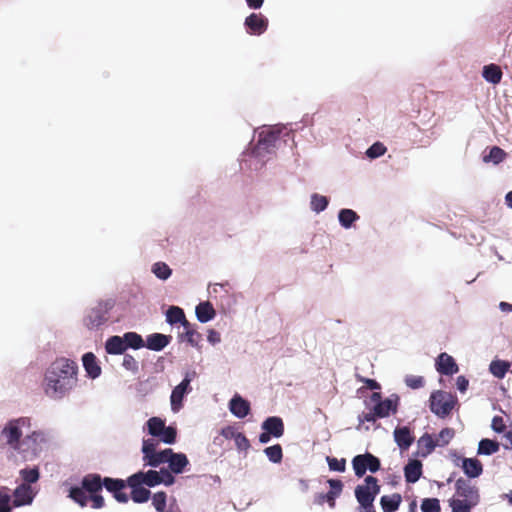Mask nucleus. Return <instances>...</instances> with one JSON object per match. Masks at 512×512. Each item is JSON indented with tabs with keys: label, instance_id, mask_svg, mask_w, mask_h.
Here are the masks:
<instances>
[{
	"label": "nucleus",
	"instance_id": "2",
	"mask_svg": "<svg viewBox=\"0 0 512 512\" xmlns=\"http://www.w3.org/2000/svg\"><path fill=\"white\" fill-rule=\"evenodd\" d=\"M78 365L65 357L56 358L46 369L43 388L47 396L61 399L77 385Z\"/></svg>",
	"mask_w": 512,
	"mask_h": 512
},
{
	"label": "nucleus",
	"instance_id": "6",
	"mask_svg": "<svg viewBox=\"0 0 512 512\" xmlns=\"http://www.w3.org/2000/svg\"><path fill=\"white\" fill-rule=\"evenodd\" d=\"M456 398L445 391H436L430 397V409L438 417L445 418L453 410Z\"/></svg>",
	"mask_w": 512,
	"mask_h": 512
},
{
	"label": "nucleus",
	"instance_id": "62",
	"mask_svg": "<svg viewBox=\"0 0 512 512\" xmlns=\"http://www.w3.org/2000/svg\"><path fill=\"white\" fill-rule=\"evenodd\" d=\"M382 401V395L380 392H373L369 398V401L366 402V405L373 404L376 405V403H380Z\"/></svg>",
	"mask_w": 512,
	"mask_h": 512
},
{
	"label": "nucleus",
	"instance_id": "64",
	"mask_svg": "<svg viewBox=\"0 0 512 512\" xmlns=\"http://www.w3.org/2000/svg\"><path fill=\"white\" fill-rule=\"evenodd\" d=\"M246 3L251 9H259L262 7L264 0H246Z\"/></svg>",
	"mask_w": 512,
	"mask_h": 512
},
{
	"label": "nucleus",
	"instance_id": "60",
	"mask_svg": "<svg viewBox=\"0 0 512 512\" xmlns=\"http://www.w3.org/2000/svg\"><path fill=\"white\" fill-rule=\"evenodd\" d=\"M457 389L464 393L468 389L469 381L465 376H458L456 381Z\"/></svg>",
	"mask_w": 512,
	"mask_h": 512
},
{
	"label": "nucleus",
	"instance_id": "11",
	"mask_svg": "<svg viewBox=\"0 0 512 512\" xmlns=\"http://www.w3.org/2000/svg\"><path fill=\"white\" fill-rule=\"evenodd\" d=\"M102 483L103 487L113 494V497L117 502H128L129 496L123 492V489L127 486V480L105 477L103 478Z\"/></svg>",
	"mask_w": 512,
	"mask_h": 512
},
{
	"label": "nucleus",
	"instance_id": "36",
	"mask_svg": "<svg viewBox=\"0 0 512 512\" xmlns=\"http://www.w3.org/2000/svg\"><path fill=\"white\" fill-rule=\"evenodd\" d=\"M500 445L497 441L490 439H482L479 442L478 454L492 455L499 451Z\"/></svg>",
	"mask_w": 512,
	"mask_h": 512
},
{
	"label": "nucleus",
	"instance_id": "20",
	"mask_svg": "<svg viewBox=\"0 0 512 512\" xmlns=\"http://www.w3.org/2000/svg\"><path fill=\"white\" fill-rule=\"evenodd\" d=\"M168 459V467L170 471L175 474L182 473L189 464V460L185 454L175 453L172 449Z\"/></svg>",
	"mask_w": 512,
	"mask_h": 512
},
{
	"label": "nucleus",
	"instance_id": "8",
	"mask_svg": "<svg viewBox=\"0 0 512 512\" xmlns=\"http://www.w3.org/2000/svg\"><path fill=\"white\" fill-rule=\"evenodd\" d=\"M352 466L357 477L365 475L369 470L372 473L380 469V460L371 453L359 454L352 459Z\"/></svg>",
	"mask_w": 512,
	"mask_h": 512
},
{
	"label": "nucleus",
	"instance_id": "13",
	"mask_svg": "<svg viewBox=\"0 0 512 512\" xmlns=\"http://www.w3.org/2000/svg\"><path fill=\"white\" fill-rule=\"evenodd\" d=\"M190 382L191 378L187 374L182 382L172 390L170 401L174 412L180 410L184 396L191 391Z\"/></svg>",
	"mask_w": 512,
	"mask_h": 512
},
{
	"label": "nucleus",
	"instance_id": "44",
	"mask_svg": "<svg viewBox=\"0 0 512 512\" xmlns=\"http://www.w3.org/2000/svg\"><path fill=\"white\" fill-rule=\"evenodd\" d=\"M152 272L161 280L168 279L172 274L171 268L164 262H156L152 266Z\"/></svg>",
	"mask_w": 512,
	"mask_h": 512
},
{
	"label": "nucleus",
	"instance_id": "10",
	"mask_svg": "<svg viewBox=\"0 0 512 512\" xmlns=\"http://www.w3.org/2000/svg\"><path fill=\"white\" fill-rule=\"evenodd\" d=\"M279 136L280 132L273 129L261 132L255 146V153L258 156H262L264 152H274L276 148V142L279 140Z\"/></svg>",
	"mask_w": 512,
	"mask_h": 512
},
{
	"label": "nucleus",
	"instance_id": "1",
	"mask_svg": "<svg viewBox=\"0 0 512 512\" xmlns=\"http://www.w3.org/2000/svg\"><path fill=\"white\" fill-rule=\"evenodd\" d=\"M0 442L22 461L36 459L46 442L43 431L32 429L31 418L19 417L5 423L0 431Z\"/></svg>",
	"mask_w": 512,
	"mask_h": 512
},
{
	"label": "nucleus",
	"instance_id": "49",
	"mask_svg": "<svg viewBox=\"0 0 512 512\" xmlns=\"http://www.w3.org/2000/svg\"><path fill=\"white\" fill-rule=\"evenodd\" d=\"M422 512H441L440 502L437 498H425L421 503Z\"/></svg>",
	"mask_w": 512,
	"mask_h": 512
},
{
	"label": "nucleus",
	"instance_id": "9",
	"mask_svg": "<svg viewBox=\"0 0 512 512\" xmlns=\"http://www.w3.org/2000/svg\"><path fill=\"white\" fill-rule=\"evenodd\" d=\"M455 494L457 498L464 499L470 504H478L480 501L478 488L467 479L459 478L456 481Z\"/></svg>",
	"mask_w": 512,
	"mask_h": 512
},
{
	"label": "nucleus",
	"instance_id": "56",
	"mask_svg": "<svg viewBox=\"0 0 512 512\" xmlns=\"http://www.w3.org/2000/svg\"><path fill=\"white\" fill-rule=\"evenodd\" d=\"M160 479H162L161 484L166 486H170L175 482V477L172 475L173 472L170 469L162 468L160 471Z\"/></svg>",
	"mask_w": 512,
	"mask_h": 512
},
{
	"label": "nucleus",
	"instance_id": "42",
	"mask_svg": "<svg viewBox=\"0 0 512 512\" xmlns=\"http://www.w3.org/2000/svg\"><path fill=\"white\" fill-rule=\"evenodd\" d=\"M265 455L273 463H280L283 458V451L280 444H275L264 449Z\"/></svg>",
	"mask_w": 512,
	"mask_h": 512
},
{
	"label": "nucleus",
	"instance_id": "14",
	"mask_svg": "<svg viewBox=\"0 0 512 512\" xmlns=\"http://www.w3.org/2000/svg\"><path fill=\"white\" fill-rule=\"evenodd\" d=\"M13 496V505L19 507L31 504L35 494L30 485L22 483L14 490Z\"/></svg>",
	"mask_w": 512,
	"mask_h": 512
},
{
	"label": "nucleus",
	"instance_id": "51",
	"mask_svg": "<svg viewBox=\"0 0 512 512\" xmlns=\"http://www.w3.org/2000/svg\"><path fill=\"white\" fill-rule=\"evenodd\" d=\"M386 150V147L382 143L376 142L368 148L366 155L374 159L384 155Z\"/></svg>",
	"mask_w": 512,
	"mask_h": 512
},
{
	"label": "nucleus",
	"instance_id": "46",
	"mask_svg": "<svg viewBox=\"0 0 512 512\" xmlns=\"http://www.w3.org/2000/svg\"><path fill=\"white\" fill-rule=\"evenodd\" d=\"M152 505L157 512H164L167 507V494L164 491H158L152 496Z\"/></svg>",
	"mask_w": 512,
	"mask_h": 512
},
{
	"label": "nucleus",
	"instance_id": "59",
	"mask_svg": "<svg viewBox=\"0 0 512 512\" xmlns=\"http://www.w3.org/2000/svg\"><path fill=\"white\" fill-rule=\"evenodd\" d=\"M240 432H238L233 426H227L222 428L221 435L226 439H236L237 435H239Z\"/></svg>",
	"mask_w": 512,
	"mask_h": 512
},
{
	"label": "nucleus",
	"instance_id": "23",
	"mask_svg": "<svg viewBox=\"0 0 512 512\" xmlns=\"http://www.w3.org/2000/svg\"><path fill=\"white\" fill-rule=\"evenodd\" d=\"M464 473L471 478L480 476L483 472L482 463L476 458H464L462 461Z\"/></svg>",
	"mask_w": 512,
	"mask_h": 512
},
{
	"label": "nucleus",
	"instance_id": "30",
	"mask_svg": "<svg viewBox=\"0 0 512 512\" xmlns=\"http://www.w3.org/2000/svg\"><path fill=\"white\" fill-rule=\"evenodd\" d=\"M402 502V497L398 493H394L390 496H382L380 503L384 512H395L398 510Z\"/></svg>",
	"mask_w": 512,
	"mask_h": 512
},
{
	"label": "nucleus",
	"instance_id": "7",
	"mask_svg": "<svg viewBox=\"0 0 512 512\" xmlns=\"http://www.w3.org/2000/svg\"><path fill=\"white\" fill-rule=\"evenodd\" d=\"M111 308L112 305L107 301L98 302L85 317L86 327L90 330L98 329L108 320V313Z\"/></svg>",
	"mask_w": 512,
	"mask_h": 512
},
{
	"label": "nucleus",
	"instance_id": "24",
	"mask_svg": "<svg viewBox=\"0 0 512 512\" xmlns=\"http://www.w3.org/2000/svg\"><path fill=\"white\" fill-rule=\"evenodd\" d=\"M83 366L87 374L95 379L101 374V368L97 363L96 356L92 352H88L82 357Z\"/></svg>",
	"mask_w": 512,
	"mask_h": 512
},
{
	"label": "nucleus",
	"instance_id": "41",
	"mask_svg": "<svg viewBox=\"0 0 512 512\" xmlns=\"http://www.w3.org/2000/svg\"><path fill=\"white\" fill-rule=\"evenodd\" d=\"M418 446L423 451V455L431 453L437 447L434 437L429 434H424L420 437Z\"/></svg>",
	"mask_w": 512,
	"mask_h": 512
},
{
	"label": "nucleus",
	"instance_id": "58",
	"mask_svg": "<svg viewBox=\"0 0 512 512\" xmlns=\"http://www.w3.org/2000/svg\"><path fill=\"white\" fill-rule=\"evenodd\" d=\"M491 427L492 429L495 431V432H498V433H501L504 431V429L506 428V425L504 423V420L502 417L500 416H495L493 419H492V424H491Z\"/></svg>",
	"mask_w": 512,
	"mask_h": 512
},
{
	"label": "nucleus",
	"instance_id": "17",
	"mask_svg": "<svg viewBox=\"0 0 512 512\" xmlns=\"http://www.w3.org/2000/svg\"><path fill=\"white\" fill-rule=\"evenodd\" d=\"M436 369L440 374L453 375L458 372V366L452 356L441 353L436 361Z\"/></svg>",
	"mask_w": 512,
	"mask_h": 512
},
{
	"label": "nucleus",
	"instance_id": "12",
	"mask_svg": "<svg viewBox=\"0 0 512 512\" xmlns=\"http://www.w3.org/2000/svg\"><path fill=\"white\" fill-rule=\"evenodd\" d=\"M268 23V19L261 13H251L244 21L247 33L258 36L266 32Z\"/></svg>",
	"mask_w": 512,
	"mask_h": 512
},
{
	"label": "nucleus",
	"instance_id": "5",
	"mask_svg": "<svg viewBox=\"0 0 512 512\" xmlns=\"http://www.w3.org/2000/svg\"><path fill=\"white\" fill-rule=\"evenodd\" d=\"M397 401L391 398H387L382 400L380 403H376L368 412H362L359 416V422H375L378 418H385L390 415V413H395L397 411Z\"/></svg>",
	"mask_w": 512,
	"mask_h": 512
},
{
	"label": "nucleus",
	"instance_id": "50",
	"mask_svg": "<svg viewBox=\"0 0 512 512\" xmlns=\"http://www.w3.org/2000/svg\"><path fill=\"white\" fill-rule=\"evenodd\" d=\"M177 431L172 426H166L161 435H159V438L161 441H163L166 444H173L176 441Z\"/></svg>",
	"mask_w": 512,
	"mask_h": 512
},
{
	"label": "nucleus",
	"instance_id": "18",
	"mask_svg": "<svg viewBox=\"0 0 512 512\" xmlns=\"http://www.w3.org/2000/svg\"><path fill=\"white\" fill-rule=\"evenodd\" d=\"M229 409L234 416L244 418L250 412V403L240 395H235L229 402Z\"/></svg>",
	"mask_w": 512,
	"mask_h": 512
},
{
	"label": "nucleus",
	"instance_id": "33",
	"mask_svg": "<svg viewBox=\"0 0 512 512\" xmlns=\"http://www.w3.org/2000/svg\"><path fill=\"white\" fill-rule=\"evenodd\" d=\"M331 490L324 496L329 506L333 508L335 506V498L338 497L343 489V483L338 479L328 480Z\"/></svg>",
	"mask_w": 512,
	"mask_h": 512
},
{
	"label": "nucleus",
	"instance_id": "4",
	"mask_svg": "<svg viewBox=\"0 0 512 512\" xmlns=\"http://www.w3.org/2000/svg\"><path fill=\"white\" fill-rule=\"evenodd\" d=\"M365 485H358L355 488V497L362 508L371 507L375 497L380 492L378 480L374 476H367L364 479Z\"/></svg>",
	"mask_w": 512,
	"mask_h": 512
},
{
	"label": "nucleus",
	"instance_id": "16",
	"mask_svg": "<svg viewBox=\"0 0 512 512\" xmlns=\"http://www.w3.org/2000/svg\"><path fill=\"white\" fill-rule=\"evenodd\" d=\"M133 476L127 478V486L131 488V499L135 503H145L151 497L149 489L143 487V484H135L133 482Z\"/></svg>",
	"mask_w": 512,
	"mask_h": 512
},
{
	"label": "nucleus",
	"instance_id": "48",
	"mask_svg": "<svg viewBox=\"0 0 512 512\" xmlns=\"http://www.w3.org/2000/svg\"><path fill=\"white\" fill-rule=\"evenodd\" d=\"M9 488L1 487L0 488V512H10L11 511V496L9 493Z\"/></svg>",
	"mask_w": 512,
	"mask_h": 512
},
{
	"label": "nucleus",
	"instance_id": "57",
	"mask_svg": "<svg viewBox=\"0 0 512 512\" xmlns=\"http://www.w3.org/2000/svg\"><path fill=\"white\" fill-rule=\"evenodd\" d=\"M235 445L238 450L242 451H246L250 448V442L243 433L237 435V438L235 439Z\"/></svg>",
	"mask_w": 512,
	"mask_h": 512
},
{
	"label": "nucleus",
	"instance_id": "29",
	"mask_svg": "<svg viewBox=\"0 0 512 512\" xmlns=\"http://www.w3.org/2000/svg\"><path fill=\"white\" fill-rule=\"evenodd\" d=\"M169 454H171V448H166L159 452L155 451L144 460L145 464L151 467H158L161 464L168 463Z\"/></svg>",
	"mask_w": 512,
	"mask_h": 512
},
{
	"label": "nucleus",
	"instance_id": "35",
	"mask_svg": "<svg viewBox=\"0 0 512 512\" xmlns=\"http://www.w3.org/2000/svg\"><path fill=\"white\" fill-rule=\"evenodd\" d=\"M510 368V363L503 360L491 362L489 370L498 379H502Z\"/></svg>",
	"mask_w": 512,
	"mask_h": 512
},
{
	"label": "nucleus",
	"instance_id": "34",
	"mask_svg": "<svg viewBox=\"0 0 512 512\" xmlns=\"http://www.w3.org/2000/svg\"><path fill=\"white\" fill-rule=\"evenodd\" d=\"M126 350L128 348L140 349L145 346V342L140 334L136 332H127L123 335Z\"/></svg>",
	"mask_w": 512,
	"mask_h": 512
},
{
	"label": "nucleus",
	"instance_id": "54",
	"mask_svg": "<svg viewBox=\"0 0 512 512\" xmlns=\"http://www.w3.org/2000/svg\"><path fill=\"white\" fill-rule=\"evenodd\" d=\"M405 383L412 389H418L424 385V378L422 376L409 375L405 378Z\"/></svg>",
	"mask_w": 512,
	"mask_h": 512
},
{
	"label": "nucleus",
	"instance_id": "21",
	"mask_svg": "<svg viewBox=\"0 0 512 512\" xmlns=\"http://www.w3.org/2000/svg\"><path fill=\"white\" fill-rule=\"evenodd\" d=\"M171 340V336L161 333H153L147 336L145 346L152 351L163 350Z\"/></svg>",
	"mask_w": 512,
	"mask_h": 512
},
{
	"label": "nucleus",
	"instance_id": "53",
	"mask_svg": "<svg viewBox=\"0 0 512 512\" xmlns=\"http://www.w3.org/2000/svg\"><path fill=\"white\" fill-rule=\"evenodd\" d=\"M329 469L332 471L344 472L346 468L345 459H337L334 457H327Z\"/></svg>",
	"mask_w": 512,
	"mask_h": 512
},
{
	"label": "nucleus",
	"instance_id": "26",
	"mask_svg": "<svg viewBox=\"0 0 512 512\" xmlns=\"http://www.w3.org/2000/svg\"><path fill=\"white\" fill-rule=\"evenodd\" d=\"M166 321L171 325L181 323L183 327L189 326V321L186 319L183 309L178 306H171L167 310Z\"/></svg>",
	"mask_w": 512,
	"mask_h": 512
},
{
	"label": "nucleus",
	"instance_id": "55",
	"mask_svg": "<svg viewBox=\"0 0 512 512\" xmlns=\"http://www.w3.org/2000/svg\"><path fill=\"white\" fill-rule=\"evenodd\" d=\"M156 451V443L152 439H144L142 445L143 460Z\"/></svg>",
	"mask_w": 512,
	"mask_h": 512
},
{
	"label": "nucleus",
	"instance_id": "45",
	"mask_svg": "<svg viewBox=\"0 0 512 512\" xmlns=\"http://www.w3.org/2000/svg\"><path fill=\"white\" fill-rule=\"evenodd\" d=\"M328 198L326 196L314 193L311 196V209L317 213L324 211L328 206Z\"/></svg>",
	"mask_w": 512,
	"mask_h": 512
},
{
	"label": "nucleus",
	"instance_id": "32",
	"mask_svg": "<svg viewBox=\"0 0 512 512\" xmlns=\"http://www.w3.org/2000/svg\"><path fill=\"white\" fill-rule=\"evenodd\" d=\"M507 157V153L498 146H493L488 154L483 155L484 163H493L494 165H498L503 162Z\"/></svg>",
	"mask_w": 512,
	"mask_h": 512
},
{
	"label": "nucleus",
	"instance_id": "61",
	"mask_svg": "<svg viewBox=\"0 0 512 512\" xmlns=\"http://www.w3.org/2000/svg\"><path fill=\"white\" fill-rule=\"evenodd\" d=\"M207 340H208L212 345H215V344L219 343V342L221 341V337H220L219 332H217L216 330L210 329V330L208 331Z\"/></svg>",
	"mask_w": 512,
	"mask_h": 512
},
{
	"label": "nucleus",
	"instance_id": "28",
	"mask_svg": "<svg viewBox=\"0 0 512 512\" xmlns=\"http://www.w3.org/2000/svg\"><path fill=\"white\" fill-rule=\"evenodd\" d=\"M482 76L487 82L498 84L502 79L503 73L498 65L489 64L484 66Z\"/></svg>",
	"mask_w": 512,
	"mask_h": 512
},
{
	"label": "nucleus",
	"instance_id": "39",
	"mask_svg": "<svg viewBox=\"0 0 512 512\" xmlns=\"http://www.w3.org/2000/svg\"><path fill=\"white\" fill-rule=\"evenodd\" d=\"M181 338H184L192 346H198L202 336L189 322V326L184 327V333L181 335Z\"/></svg>",
	"mask_w": 512,
	"mask_h": 512
},
{
	"label": "nucleus",
	"instance_id": "25",
	"mask_svg": "<svg viewBox=\"0 0 512 512\" xmlns=\"http://www.w3.org/2000/svg\"><path fill=\"white\" fill-rule=\"evenodd\" d=\"M195 312H196L197 319L201 323H206V322L212 320L216 315L215 309L209 301L199 303L196 306Z\"/></svg>",
	"mask_w": 512,
	"mask_h": 512
},
{
	"label": "nucleus",
	"instance_id": "43",
	"mask_svg": "<svg viewBox=\"0 0 512 512\" xmlns=\"http://www.w3.org/2000/svg\"><path fill=\"white\" fill-rule=\"evenodd\" d=\"M455 435L454 429L452 428H444L442 429L438 435L434 438L436 445L439 447H444L449 444V442L453 439Z\"/></svg>",
	"mask_w": 512,
	"mask_h": 512
},
{
	"label": "nucleus",
	"instance_id": "22",
	"mask_svg": "<svg viewBox=\"0 0 512 512\" xmlns=\"http://www.w3.org/2000/svg\"><path fill=\"white\" fill-rule=\"evenodd\" d=\"M422 475V463L421 461L414 459L410 460L404 467V476L406 482L415 483Z\"/></svg>",
	"mask_w": 512,
	"mask_h": 512
},
{
	"label": "nucleus",
	"instance_id": "47",
	"mask_svg": "<svg viewBox=\"0 0 512 512\" xmlns=\"http://www.w3.org/2000/svg\"><path fill=\"white\" fill-rule=\"evenodd\" d=\"M20 476L23 479L24 483L28 485L36 483L40 477L39 469L37 467L31 469H22L20 470Z\"/></svg>",
	"mask_w": 512,
	"mask_h": 512
},
{
	"label": "nucleus",
	"instance_id": "40",
	"mask_svg": "<svg viewBox=\"0 0 512 512\" xmlns=\"http://www.w3.org/2000/svg\"><path fill=\"white\" fill-rule=\"evenodd\" d=\"M477 504H470L468 501L459 498H451L449 500V506L452 512H471L472 508Z\"/></svg>",
	"mask_w": 512,
	"mask_h": 512
},
{
	"label": "nucleus",
	"instance_id": "3",
	"mask_svg": "<svg viewBox=\"0 0 512 512\" xmlns=\"http://www.w3.org/2000/svg\"><path fill=\"white\" fill-rule=\"evenodd\" d=\"M103 478L97 473H90L82 478L81 486L71 487L69 497L78 503L81 507H85L88 501H91L93 509L104 507V498L99 494L103 488Z\"/></svg>",
	"mask_w": 512,
	"mask_h": 512
},
{
	"label": "nucleus",
	"instance_id": "38",
	"mask_svg": "<svg viewBox=\"0 0 512 512\" xmlns=\"http://www.w3.org/2000/svg\"><path fill=\"white\" fill-rule=\"evenodd\" d=\"M147 427H148V432L150 435H152L154 437H159V435H161L163 429L166 426H165V421L162 420L161 418L151 417L147 421Z\"/></svg>",
	"mask_w": 512,
	"mask_h": 512
},
{
	"label": "nucleus",
	"instance_id": "31",
	"mask_svg": "<svg viewBox=\"0 0 512 512\" xmlns=\"http://www.w3.org/2000/svg\"><path fill=\"white\" fill-rule=\"evenodd\" d=\"M394 438L401 449H407L413 442L410 430L407 427L397 428L394 431Z\"/></svg>",
	"mask_w": 512,
	"mask_h": 512
},
{
	"label": "nucleus",
	"instance_id": "27",
	"mask_svg": "<svg viewBox=\"0 0 512 512\" xmlns=\"http://www.w3.org/2000/svg\"><path fill=\"white\" fill-rule=\"evenodd\" d=\"M105 350L108 354L119 355L126 351V346L123 337L111 336L105 343Z\"/></svg>",
	"mask_w": 512,
	"mask_h": 512
},
{
	"label": "nucleus",
	"instance_id": "19",
	"mask_svg": "<svg viewBox=\"0 0 512 512\" xmlns=\"http://www.w3.org/2000/svg\"><path fill=\"white\" fill-rule=\"evenodd\" d=\"M262 429L279 438L284 434V423L280 417L271 416L262 423Z\"/></svg>",
	"mask_w": 512,
	"mask_h": 512
},
{
	"label": "nucleus",
	"instance_id": "37",
	"mask_svg": "<svg viewBox=\"0 0 512 512\" xmlns=\"http://www.w3.org/2000/svg\"><path fill=\"white\" fill-rule=\"evenodd\" d=\"M339 222L344 228H350L356 220L359 219L358 214L351 209H342L338 214Z\"/></svg>",
	"mask_w": 512,
	"mask_h": 512
},
{
	"label": "nucleus",
	"instance_id": "52",
	"mask_svg": "<svg viewBox=\"0 0 512 512\" xmlns=\"http://www.w3.org/2000/svg\"><path fill=\"white\" fill-rule=\"evenodd\" d=\"M123 367L133 373L138 372L139 364L137 360L130 354H125L122 362Z\"/></svg>",
	"mask_w": 512,
	"mask_h": 512
},
{
	"label": "nucleus",
	"instance_id": "15",
	"mask_svg": "<svg viewBox=\"0 0 512 512\" xmlns=\"http://www.w3.org/2000/svg\"><path fill=\"white\" fill-rule=\"evenodd\" d=\"M133 482L135 484H143L148 487H155L161 484L162 479H160V472L156 470H148L147 472L139 471L137 473L132 474Z\"/></svg>",
	"mask_w": 512,
	"mask_h": 512
},
{
	"label": "nucleus",
	"instance_id": "63",
	"mask_svg": "<svg viewBox=\"0 0 512 512\" xmlns=\"http://www.w3.org/2000/svg\"><path fill=\"white\" fill-rule=\"evenodd\" d=\"M363 381H364L366 387L371 389V390H378V389L381 388L380 384L376 380H374V379L366 378Z\"/></svg>",
	"mask_w": 512,
	"mask_h": 512
}]
</instances>
